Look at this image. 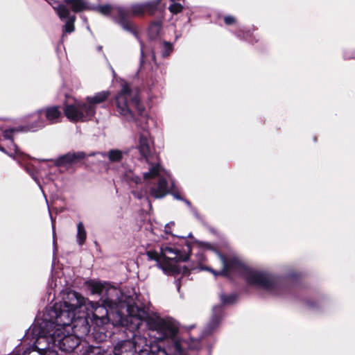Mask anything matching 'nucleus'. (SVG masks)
I'll list each match as a JSON object with an SVG mask.
<instances>
[{"label":"nucleus","mask_w":355,"mask_h":355,"mask_svg":"<svg viewBox=\"0 0 355 355\" xmlns=\"http://www.w3.org/2000/svg\"><path fill=\"white\" fill-rule=\"evenodd\" d=\"M146 327L150 336L167 342V348L173 355H187L183 346L184 342L178 336L179 324L176 320L168 317L149 318Z\"/></svg>","instance_id":"obj_5"},{"label":"nucleus","mask_w":355,"mask_h":355,"mask_svg":"<svg viewBox=\"0 0 355 355\" xmlns=\"http://www.w3.org/2000/svg\"><path fill=\"white\" fill-rule=\"evenodd\" d=\"M160 1L161 0H152L144 3L145 12L146 11L150 14L154 13V12L157 10Z\"/></svg>","instance_id":"obj_30"},{"label":"nucleus","mask_w":355,"mask_h":355,"mask_svg":"<svg viewBox=\"0 0 355 355\" xmlns=\"http://www.w3.org/2000/svg\"><path fill=\"white\" fill-rule=\"evenodd\" d=\"M224 21L226 25H232L236 23V20L234 16L227 15L224 17Z\"/></svg>","instance_id":"obj_33"},{"label":"nucleus","mask_w":355,"mask_h":355,"mask_svg":"<svg viewBox=\"0 0 355 355\" xmlns=\"http://www.w3.org/2000/svg\"><path fill=\"white\" fill-rule=\"evenodd\" d=\"M173 51V43L166 41H162L161 42V53L163 58L168 57Z\"/></svg>","instance_id":"obj_27"},{"label":"nucleus","mask_w":355,"mask_h":355,"mask_svg":"<svg viewBox=\"0 0 355 355\" xmlns=\"http://www.w3.org/2000/svg\"><path fill=\"white\" fill-rule=\"evenodd\" d=\"M51 292H49V298H48V300H50V296H51Z\"/></svg>","instance_id":"obj_45"},{"label":"nucleus","mask_w":355,"mask_h":355,"mask_svg":"<svg viewBox=\"0 0 355 355\" xmlns=\"http://www.w3.org/2000/svg\"><path fill=\"white\" fill-rule=\"evenodd\" d=\"M138 355H169L164 346L159 343L151 342L139 349Z\"/></svg>","instance_id":"obj_18"},{"label":"nucleus","mask_w":355,"mask_h":355,"mask_svg":"<svg viewBox=\"0 0 355 355\" xmlns=\"http://www.w3.org/2000/svg\"><path fill=\"white\" fill-rule=\"evenodd\" d=\"M168 10L171 13L176 15L182 11L183 6L179 3L173 1V3L169 6Z\"/></svg>","instance_id":"obj_32"},{"label":"nucleus","mask_w":355,"mask_h":355,"mask_svg":"<svg viewBox=\"0 0 355 355\" xmlns=\"http://www.w3.org/2000/svg\"><path fill=\"white\" fill-rule=\"evenodd\" d=\"M87 235V231L82 221L78 222L77 223L76 241L80 247L83 246L85 243Z\"/></svg>","instance_id":"obj_23"},{"label":"nucleus","mask_w":355,"mask_h":355,"mask_svg":"<svg viewBox=\"0 0 355 355\" xmlns=\"http://www.w3.org/2000/svg\"><path fill=\"white\" fill-rule=\"evenodd\" d=\"M116 112L123 122L131 126L141 128L139 144L132 150H138L141 157L148 164V171L144 173V178L149 189L150 195L155 198H162L174 188V182L169 172L159 163H153L157 159L153 153V143L146 129L145 107L141 103L139 91L125 85L115 98Z\"/></svg>","instance_id":"obj_2"},{"label":"nucleus","mask_w":355,"mask_h":355,"mask_svg":"<svg viewBox=\"0 0 355 355\" xmlns=\"http://www.w3.org/2000/svg\"><path fill=\"white\" fill-rule=\"evenodd\" d=\"M135 182H136L137 184L138 183L139 180H140V178H139V177H137H137H135Z\"/></svg>","instance_id":"obj_42"},{"label":"nucleus","mask_w":355,"mask_h":355,"mask_svg":"<svg viewBox=\"0 0 355 355\" xmlns=\"http://www.w3.org/2000/svg\"><path fill=\"white\" fill-rule=\"evenodd\" d=\"M86 157V154L83 151L69 152L63 155L58 157L55 162L58 166H71L83 161Z\"/></svg>","instance_id":"obj_15"},{"label":"nucleus","mask_w":355,"mask_h":355,"mask_svg":"<svg viewBox=\"0 0 355 355\" xmlns=\"http://www.w3.org/2000/svg\"><path fill=\"white\" fill-rule=\"evenodd\" d=\"M171 195L173 196V198L178 200H181L182 201L184 198L182 196H181V195L180 193H178V192H175V191H173L171 192Z\"/></svg>","instance_id":"obj_37"},{"label":"nucleus","mask_w":355,"mask_h":355,"mask_svg":"<svg viewBox=\"0 0 355 355\" xmlns=\"http://www.w3.org/2000/svg\"><path fill=\"white\" fill-rule=\"evenodd\" d=\"M129 150H121L118 149H112L107 153H102L103 157H107L111 162H119L122 160L123 156L127 155Z\"/></svg>","instance_id":"obj_20"},{"label":"nucleus","mask_w":355,"mask_h":355,"mask_svg":"<svg viewBox=\"0 0 355 355\" xmlns=\"http://www.w3.org/2000/svg\"><path fill=\"white\" fill-rule=\"evenodd\" d=\"M182 202H184L188 206V207L190 209V210L191 209V208H193L191 202L189 200L184 198Z\"/></svg>","instance_id":"obj_38"},{"label":"nucleus","mask_w":355,"mask_h":355,"mask_svg":"<svg viewBox=\"0 0 355 355\" xmlns=\"http://www.w3.org/2000/svg\"><path fill=\"white\" fill-rule=\"evenodd\" d=\"M71 304L67 296L62 302L46 306L42 316L47 319V322L54 320L60 327L71 326L73 333L79 338L87 336L91 329L89 320L93 321L90 313Z\"/></svg>","instance_id":"obj_4"},{"label":"nucleus","mask_w":355,"mask_h":355,"mask_svg":"<svg viewBox=\"0 0 355 355\" xmlns=\"http://www.w3.org/2000/svg\"><path fill=\"white\" fill-rule=\"evenodd\" d=\"M187 237H192V234H191V233H190V234L188 235V236H187Z\"/></svg>","instance_id":"obj_46"},{"label":"nucleus","mask_w":355,"mask_h":355,"mask_svg":"<svg viewBox=\"0 0 355 355\" xmlns=\"http://www.w3.org/2000/svg\"><path fill=\"white\" fill-rule=\"evenodd\" d=\"M66 6H71L73 12H81L87 8V3L83 0H66L64 2Z\"/></svg>","instance_id":"obj_25"},{"label":"nucleus","mask_w":355,"mask_h":355,"mask_svg":"<svg viewBox=\"0 0 355 355\" xmlns=\"http://www.w3.org/2000/svg\"><path fill=\"white\" fill-rule=\"evenodd\" d=\"M88 287L92 295H97L100 297L99 301H90L76 291L69 292L67 299L71 300L73 303L71 305L78 306L81 310L84 309L89 313L92 320L97 324L98 322L107 323L109 321L107 315L110 312L124 306L132 320H135L137 328H139L143 322L146 324L149 318H156L149 316L147 307L141 302L139 295H136L135 299L132 302H127L123 304L121 291L106 282H92Z\"/></svg>","instance_id":"obj_3"},{"label":"nucleus","mask_w":355,"mask_h":355,"mask_svg":"<svg viewBox=\"0 0 355 355\" xmlns=\"http://www.w3.org/2000/svg\"><path fill=\"white\" fill-rule=\"evenodd\" d=\"M55 10L56 14L62 21L65 24L62 26V37L66 33H71L75 30L74 23L76 19L75 14L71 13L64 1L61 3L58 0H46Z\"/></svg>","instance_id":"obj_13"},{"label":"nucleus","mask_w":355,"mask_h":355,"mask_svg":"<svg viewBox=\"0 0 355 355\" xmlns=\"http://www.w3.org/2000/svg\"><path fill=\"white\" fill-rule=\"evenodd\" d=\"M237 38L241 40L254 44L259 41V38L252 36V33L250 29L245 28H240L237 31L232 32Z\"/></svg>","instance_id":"obj_19"},{"label":"nucleus","mask_w":355,"mask_h":355,"mask_svg":"<svg viewBox=\"0 0 355 355\" xmlns=\"http://www.w3.org/2000/svg\"><path fill=\"white\" fill-rule=\"evenodd\" d=\"M181 237L184 241L183 246L166 245L160 248L161 257L163 258L164 263L178 266V263L189 260L191 252V245L186 240V236Z\"/></svg>","instance_id":"obj_12"},{"label":"nucleus","mask_w":355,"mask_h":355,"mask_svg":"<svg viewBox=\"0 0 355 355\" xmlns=\"http://www.w3.org/2000/svg\"><path fill=\"white\" fill-rule=\"evenodd\" d=\"M44 343L42 342V343L40 344V346H44Z\"/></svg>","instance_id":"obj_47"},{"label":"nucleus","mask_w":355,"mask_h":355,"mask_svg":"<svg viewBox=\"0 0 355 355\" xmlns=\"http://www.w3.org/2000/svg\"><path fill=\"white\" fill-rule=\"evenodd\" d=\"M205 247L216 252L223 268L220 271H216L210 267L205 266L201 267L200 270L209 271L216 277H226L232 273L245 276L248 285L273 296L300 302L313 311H321L327 304L324 295H311L310 291L301 281V273L297 271L292 269L284 275H279L266 270H252L238 257L223 255L209 243H205Z\"/></svg>","instance_id":"obj_1"},{"label":"nucleus","mask_w":355,"mask_h":355,"mask_svg":"<svg viewBox=\"0 0 355 355\" xmlns=\"http://www.w3.org/2000/svg\"><path fill=\"white\" fill-rule=\"evenodd\" d=\"M131 193L135 198L146 202L149 207H151V203L149 201L146 191L136 189L132 190Z\"/></svg>","instance_id":"obj_29"},{"label":"nucleus","mask_w":355,"mask_h":355,"mask_svg":"<svg viewBox=\"0 0 355 355\" xmlns=\"http://www.w3.org/2000/svg\"><path fill=\"white\" fill-rule=\"evenodd\" d=\"M146 255L149 260L156 261V266L162 270L164 274L168 275H175L182 274L183 275H187L189 274L191 270H195L196 268L190 266H175L168 263L161 262L159 255L157 252L155 250H148L146 252Z\"/></svg>","instance_id":"obj_14"},{"label":"nucleus","mask_w":355,"mask_h":355,"mask_svg":"<svg viewBox=\"0 0 355 355\" xmlns=\"http://www.w3.org/2000/svg\"><path fill=\"white\" fill-rule=\"evenodd\" d=\"M51 218H52V217H51ZM51 221H52V230H53V245H55V226H54V224H53V219H51Z\"/></svg>","instance_id":"obj_39"},{"label":"nucleus","mask_w":355,"mask_h":355,"mask_svg":"<svg viewBox=\"0 0 355 355\" xmlns=\"http://www.w3.org/2000/svg\"><path fill=\"white\" fill-rule=\"evenodd\" d=\"M220 298L222 304L216 305L213 307L211 318L202 331L201 336L198 338H191V340H195L198 343L199 341L205 337L214 334L217 331L224 315L223 306L235 303L238 298V295L236 293H232L230 295L223 293L220 295Z\"/></svg>","instance_id":"obj_10"},{"label":"nucleus","mask_w":355,"mask_h":355,"mask_svg":"<svg viewBox=\"0 0 355 355\" xmlns=\"http://www.w3.org/2000/svg\"><path fill=\"white\" fill-rule=\"evenodd\" d=\"M162 29V23L160 20L153 21L148 28V35L150 40L158 38Z\"/></svg>","instance_id":"obj_22"},{"label":"nucleus","mask_w":355,"mask_h":355,"mask_svg":"<svg viewBox=\"0 0 355 355\" xmlns=\"http://www.w3.org/2000/svg\"><path fill=\"white\" fill-rule=\"evenodd\" d=\"M106 337V335L105 334H103V335L101 336V339H104Z\"/></svg>","instance_id":"obj_44"},{"label":"nucleus","mask_w":355,"mask_h":355,"mask_svg":"<svg viewBox=\"0 0 355 355\" xmlns=\"http://www.w3.org/2000/svg\"><path fill=\"white\" fill-rule=\"evenodd\" d=\"M31 336L35 341L32 345H30L24 351L22 355H43L42 350H39V349L35 347L40 346L41 344L39 336Z\"/></svg>","instance_id":"obj_24"},{"label":"nucleus","mask_w":355,"mask_h":355,"mask_svg":"<svg viewBox=\"0 0 355 355\" xmlns=\"http://www.w3.org/2000/svg\"><path fill=\"white\" fill-rule=\"evenodd\" d=\"M152 58L155 60V53L154 51L152 52Z\"/></svg>","instance_id":"obj_43"},{"label":"nucleus","mask_w":355,"mask_h":355,"mask_svg":"<svg viewBox=\"0 0 355 355\" xmlns=\"http://www.w3.org/2000/svg\"><path fill=\"white\" fill-rule=\"evenodd\" d=\"M23 168L31 176V178L35 180V182L37 184L40 189L42 191L43 195L45 196L44 192L42 187L40 184V182L39 181V179L37 178L35 168L32 165H29V164L23 165Z\"/></svg>","instance_id":"obj_28"},{"label":"nucleus","mask_w":355,"mask_h":355,"mask_svg":"<svg viewBox=\"0 0 355 355\" xmlns=\"http://www.w3.org/2000/svg\"><path fill=\"white\" fill-rule=\"evenodd\" d=\"M64 3L66 1V0H63Z\"/></svg>","instance_id":"obj_48"},{"label":"nucleus","mask_w":355,"mask_h":355,"mask_svg":"<svg viewBox=\"0 0 355 355\" xmlns=\"http://www.w3.org/2000/svg\"><path fill=\"white\" fill-rule=\"evenodd\" d=\"M38 114L43 118L45 116L46 125L58 123L61 118V111L58 106L47 107L38 110Z\"/></svg>","instance_id":"obj_17"},{"label":"nucleus","mask_w":355,"mask_h":355,"mask_svg":"<svg viewBox=\"0 0 355 355\" xmlns=\"http://www.w3.org/2000/svg\"><path fill=\"white\" fill-rule=\"evenodd\" d=\"M96 49H97V51H102V49H103V46H101V45H99V46H97V48H96Z\"/></svg>","instance_id":"obj_41"},{"label":"nucleus","mask_w":355,"mask_h":355,"mask_svg":"<svg viewBox=\"0 0 355 355\" xmlns=\"http://www.w3.org/2000/svg\"><path fill=\"white\" fill-rule=\"evenodd\" d=\"M49 326H52L50 322H47V319H44L42 316L37 315L33 325L28 330L25 337L27 338L29 335L39 336L40 343H44V346H38L39 350H42L43 355H58V347L54 346L53 341L49 340ZM37 347V346H35Z\"/></svg>","instance_id":"obj_8"},{"label":"nucleus","mask_w":355,"mask_h":355,"mask_svg":"<svg viewBox=\"0 0 355 355\" xmlns=\"http://www.w3.org/2000/svg\"><path fill=\"white\" fill-rule=\"evenodd\" d=\"M12 146L11 145V143L8 140L3 139V137L0 136V150L1 151L6 153L7 155H8L10 157V155H9V153L10 152V150H12V152H13V150H12ZM24 155L19 150L18 154L14 153L13 155L11 156V157H13L15 159H16L20 164V161H19V159L18 158V157H24Z\"/></svg>","instance_id":"obj_21"},{"label":"nucleus","mask_w":355,"mask_h":355,"mask_svg":"<svg viewBox=\"0 0 355 355\" xmlns=\"http://www.w3.org/2000/svg\"><path fill=\"white\" fill-rule=\"evenodd\" d=\"M180 281H181V279H178L177 280H175V282L176 287H177V290L178 292H180Z\"/></svg>","instance_id":"obj_40"},{"label":"nucleus","mask_w":355,"mask_h":355,"mask_svg":"<svg viewBox=\"0 0 355 355\" xmlns=\"http://www.w3.org/2000/svg\"><path fill=\"white\" fill-rule=\"evenodd\" d=\"M174 225V222H170L168 223H167L165 227H164V231L166 234H171V231H170V229H171V227Z\"/></svg>","instance_id":"obj_36"},{"label":"nucleus","mask_w":355,"mask_h":355,"mask_svg":"<svg viewBox=\"0 0 355 355\" xmlns=\"http://www.w3.org/2000/svg\"><path fill=\"white\" fill-rule=\"evenodd\" d=\"M191 213L195 216V218L199 220L200 222L204 223V220L200 214L198 213V209L196 207L191 208Z\"/></svg>","instance_id":"obj_34"},{"label":"nucleus","mask_w":355,"mask_h":355,"mask_svg":"<svg viewBox=\"0 0 355 355\" xmlns=\"http://www.w3.org/2000/svg\"><path fill=\"white\" fill-rule=\"evenodd\" d=\"M46 125V122L40 115L37 112V118L31 122H28L24 125H18L13 128H4L0 124V136L3 137V139L8 140L12 145V150L9 155L12 156L13 154H18L19 148L15 144L13 137L15 134L19 132H36L39 130L42 129Z\"/></svg>","instance_id":"obj_11"},{"label":"nucleus","mask_w":355,"mask_h":355,"mask_svg":"<svg viewBox=\"0 0 355 355\" xmlns=\"http://www.w3.org/2000/svg\"><path fill=\"white\" fill-rule=\"evenodd\" d=\"M109 95V92L102 91L87 96L85 102L67 98L63 108L64 115L71 121L90 120L96 113L97 105L104 102Z\"/></svg>","instance_id":"obj_6"},{"label":"nucleus","mask_w":355,"mask_h":355,"mask_svg":"<svg viewBox=\"0 0 355 355\" xmlns=\"http://www.w3.org/2000/svg\"><path fill=\"white\" fill-rule=\"evenodd\" d=\"M93 9L105 16L110 15L114 10H116L117 17H113V20L121 26L124 31L132 33L139 42L140 45V65H142L144 63V43L139 36L136 29L128 21L130 17L129 9L125 6H114L110 4L98 5L94 7Z\"/></svg>","instance_id":"obj_7"},{"label":"nucleus","mask_w":355,"mask_h":355,"mask_svg":"<svg viewBox=\"0 0 355 355\" xmlns=\"http://www.w3.org/2000/svg\"><path fill=\"white\" fill-rule=\"evenodd\" d=\"M139 351L134 342L123 340L118 342L112 348V355H138Z\"/></svg>","instance_id":"obj_16"},{"label":"nucleus","mask_w":355,"mask_h":355,"mask_svg":"<svg viewBox=\"0 0 355 355\" xmlns=\"http://www.w3.org/2000/svg\"><path fill=\"white\" fill-rule=\"evenodd\" d=\"M52 326H49L50 340L53 341L54 346L58 349L64 352H73L80 343V338L75 334L66 333L64 328L66 327H60L54 320H51Z\"/></svg>","instance_id":"obj_9"},{"label":"nucleus","mask_w":355,"mask_h":355,"mask_svg":"<svg viewBox=\"0 0 355 355\" xmlns=\"http://www.w3.org/2000/svg\"><path fill=\"white\" fill-rule=\"evenodd\" d=\"M345 59H352L355 58V51L353 52H345L344 53Z\"/></svg>","instance_id":"obj_35"},{"label":"nucleus","mask_w":355,"mask_h":355,"mask_svg":"<svg viewBox=\"0 0 355 355\" xmlns=\"http://www.w3.org/2000/svg\"><path fill=\"white\" fill-rule=\"evenodd\" d=\"M127 8L129 9L130 13L132 12L135 15H141L145 12L144 3L132 4L130 8Z\"/></svg>","instance_id":"obj_31"},{"label":"nucleus","mask_w":355,"mask_h":355,"mask_svg":"<svg viewBox=\"0 0 355 355\" xmlns=\"http://www.w3.org/2000/svg\"><path fill=\"white\" fill-rule=\"evenodd\" d=\"M112 349H105L99 346H89L86 351V355H112Z\"/></svg>","instance_id":"obj_26"}]
</instances>
